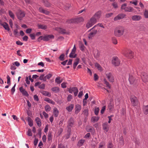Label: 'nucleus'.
I'll return each instance as SVG.
<instances>
[{"mask_svg": "<svg viewBox=\"0 0 148 148\" xmlns=\"http://www.w3.org/2000/svg\"><path fill=\"white\" fill-rule=\"evenodd\" d=\"M99 118L98 116H93L91 118V120L92 121L95 122H97L99 120Z\"/></svg>", "mask_w": 148, "mask_h": 148, "instance_id": "38", "label": "nucleus"}, {"mask_svg": "<svg viewBox=\"0 0 148 148\" xmlns=\"http://www.w3.org/2000/svg\"><path fill=\"white\" fill-rule=\"evenodd\" d=\"M130 99L132 105L133 106H136L138 105L137 99L135 96L133 95H131L130 97Z\"/></svg>", "mask_w": 148, "mask_h": 148, "instance_id": "10", "label": "nucleus"}, {"mask_svg": "<svg viewBox=\"0 0 148 148\" xmlns=\"http://www.w3.org/2000/svg\"><path fill=\"white\" fill-rule=\"evenodd\" d=\"M93 128L91 127L90 126H87L86 127V130L88 132H90L91 131Z\"/></svg>", "mask_w": 148, "mask_h": 148, "instance_id": "48", "label": "nucleus"}, {"mask_svg": "<svg viewBox=\"0 0 148 148\" xmlns=\"http://www.w3.org/2000/svg\"><path fill=\"white\" fill-rule=\"evenodd\" d=\"M106 76L109 81L113 82L114 81V77L112 74L110 73H107L106 74Z\"/></svg>", "mask_w": 148, "mask_h": 148, "instance_id": "11", "label": "nucleus"}, {"mask_svg": "<svg viewBox=\"0 0 148 148\" xmlns=\"http://www.w3.org/2000/svg\"><path fill=\"white\" fill-rule=\"evenodd\" d=\"M52 76V74H49L46 76H45V79H49Z\"/></svg>", "mask_w": 148, "mask_h": 148, "instance_id": "49", "label": "nucleus"}, {"mask_svg": "<svg viewBox=\"0 0 148 148\" xmlns=\"http://www.w3.org/2000/svg\"><path fill=\"white\" fill-rule=\"evenodd\" d=\"M101 15V11H98L95 13L89 20L86 24V27L88 28L95 24L100 18Z\"/></svg>", "mask_w": 148, "mask_h": 148, "instance_id": "1", "label": "nucleus"}, {"mask_svg": "<svg viewBox=\"0 0 148 148\" xmlns=\"http://www.w3.org/2000/svg\"><path fill=\"white\" fill-rule=\"evenodd\" d=\"M20 91L22 93L23 95L26 96H28V94L25 90L23 89L22 87H20L19 88Z\"/></svg>", "mask_w": 148, "mask_h": 148, "instance_id": "18", "label": "nucleus"}, {"mask_svg": "<svg viewBox=\"0 0 148 148\" xmlns=\"http://www.w3.org/2000/svg\"><path fill=\"white\" fill-rule=\"evenodd\" d=\"M95 27V26H94L88 31L89 33L88 34V38L89 39H92L97 33V30L93 29Z\"/></svg>", "mask_w": 148, "mask_h": 148, "instance_id": "5", "label": "nucleus"}, {"mask_svg": "<svg viewBox=\"0 0 148 148\" xmlns=\"http://www.w3.org/2000/svg\"><path fill=\"white\" fill-rule=\"evenodd\" d=\"M118 15L121 19L124 18L125 16V15L123 14H119Z\"/></svg>", "mask_w": 148, "mask_h": 148, "instance_id": "52", "label": "nucleus"}, {"mask_svg": "<svg viewBox=\"0 0 148 148\" xmlns=\"http://www.w3.org/2000/svg\"><path fill=\"white\" fill-rule=\"evenodd\" d=\"M30 36L32 40H34L35 39V34H31L29 35Z\"/></svg>", "mask_w": 148, "mask_h": 148, "instance_id": "62", "label": "nucleus"}, {"mask_svg": "<svg viewBox=\"0 0 148 148\" xmlns=\"http://www.w3.org/2000/svg\"><path fill=\"white\" fill-rule=\"evenodd\" d=\"M49 40L48 35L43 37V40L45 41H47Z\"/></svg>", "mask_w": 148, "mask_h": 148, "instance_id": "57", "label": "nucleus"}, {"mask_svg": "<svg viewBox=\"0 0 148 148\" xmlns=\"http://www.w3.org/2000/svg\"><path fill=\"white\" fill-rule=\"evenodd\" d=\"M84 21V19L83 17H79L68 20L66 21V22L69 23H77L81 22H83Z\"/></svg>", "mask_w": 148, "mask_h": 148, "instance_id": "4", "label": "nucleus"}, {"mask_svg": "<svg viewBox=\"0 0 148 148\" xmlns=\"http://www.w3.org/2000/svg\"><path fill=\"white\" fill-rule=\"evenodd\" d=\"M42 1L45 6L48 7L50 6V3L47 0H43Z\"/></svg>", "mask_w": 148, "mask_h": 148, "instance_id": "33", "label": "nucleus"}, {"mask_svg": "<svg viewBox=\"0 0 148 148\" xmlns=\"http://www.w3.org/2000/svg\"><path fill=\"white\" fill-rule=\"evenodd\" d=\"M107 148H114V145L112 144V142H109L107 145Z\"/></svg>", "mask_w": 148, "mask_h": 148, "instance_id": "34", "label": "nucleus"}, {"mask_svg": "<svg viewBox=\"0 0 148 148\" xmlns=\"http://www.w3.org/2000/svg\"><path fill=\"white\" fill-rule=\"evenodd\" d=\"M52 139V136L51 132H49L48 133V141L51 140Z\"/></svg>", "mask_w": 148, "mask_h": 148, "instance_id": "36", "label": "nucleus"}, {"mask_svg": "<svg viewBox=\"0 0 148 148\" xmlns=\"http://www.w3.org/2000/svg\"><path fill=\"white\" fill-rule=\"evenodd\" d=\"M44 75V74H42L39 77V79L41 80H43L44 81H46V79H45Z\"/></svg>", "mask_w": 148, "mask_h": 148, "instance_id": "40", "label": "nucleus"}, {"mask_svg": "<svg viewBox=\"0 0 148 148\" xmlns=\"http://www.w3.org/2000/svg\"><path fill=\"white\" fill-rule=\"evenodd\" d=\"M103 129L106 132H108L109 129V125L108 123L106 122L103 124Z\"/></svg>", "mask_w": 148, "mask_h": 148, "instance_id": "16", "label": "nucleus"}, {"mask_svg": "<svg viewBox=\"0 0 148 148\" xmlns=\"http://www.w3.org/2000/svg\"><path fill=\"white\" fill-rule=\"evenodd\" d=\"M45 109L46 112H49L51 110V108L49 105H47L45 107Z\"/></svg>", "mask_w": 148, "mask_h": 148, "instance_id": "41", "label": "nucleus"}, {"mask_svg": "<svg viewBox=\"0 0 148 148\" xmlns=\"http://www.w3.org/2000/svg\"><path fill=\"white\" fill-rule=\"evenodd\" d=\"M64 54H62L60 55L59 58V59L61 61H63L64 60Z\"/></svg>", "mask_w": 148, "mask_h": 148, "instance_id": "51", "label": "nucleus"}, {"mask_svg": "<svg viewBox=\"0 0 148 148\" xmlns=\"http://www.w3.org/2000/svg\"><path fill=\"white\" fill-rule=\"evenodd\" d=\"M112 5L115 8H116L118 7L117 4L115 2H114L112 4Z\"/></svg>", "mask_w": 148, "mask_h": 148, "instance_id": "60", "label": "nucleus"}, {"mask_svg": "<svg viewBox=\"0 0 148 148\" xmlns=\"http://www.w3.org/2000/svg\"><path fill=\"white\" fill-rule=\"evenodd\" d=\"M143 111L145 114H148V105L143 106Z\"/></svg>", "mask_w": 148, "mask_h": 148, "instance_id": "22", "label": "nucleus"}, {"mask_svg": "<svg viewBox=\"0 0 148 148\" xmlns=\"http://www.w3.org/2000/svg\"><path fill=\"white\" fill-rule=\"evenodd\" d=\"M42 94L45 96L49 97H50L51 95V94L49 92L45 91H44L42 92Z\"/></svg>", "mask_w": 148, "mask_h": 148, "instance_id": "46", "label": "nucleus"}, {"mask_svg": "<svg viewBox=\"0 0 148 148\" xmlns=\"http://www.w3.org/2000/svg\"><path fill=\"white\" fill-rule=\"evenodd\" d=\"M53 114L55 117H57L59 115V111L58 109L56 108L53 109Z\"/></svg>", "mask_w": 148, "mask_h": 148, "instance_id": "21", "label": "nucleus"}, {"mask_svg": "<svg viewBox=\"0 0 148 148\" xmlns=\"http://www.w3.org/2000/svg\"><path fill=\"white\" fill-rule=\"evenodd\" d=\"M94 80L95 81L97 80L98 79V76L96 74H94Z\"/></svg>", "mask_w": 148, "mask_h": 148, "instance_id": "64", "label": "nucleus"}, {"mask_svg": "<svg viewBox=\"0 0 148 148\" xmlns=\"http://www.w3.org/2000/svg\"><path fill=\"white\" fill-rule=\"evenodd\" d=\"M74 120L73 118H71L69 120L68 122L69 126L72 127L73 125Z\"/></svg>", "mask_w": 148, "mask_h": 148, "instance_id": "20", "label": "nucleus"}, {"mask_svg": "<svg viewBox=\"0 0 148 148\" xmlns=\"http://www.w3.org/2000/svg\"><path fill=\"white\" fill-rule=\"evenodd\" d=\"M81 106L79 104H77L75 106V114H77L81 110Z\"/></svg>", "mask_w": 148, "mask_h": 148, "instance_id": "14", "label": "nucleus"}, {"mask_svg": "<svg viewBox=\"0 0 148 148\" xmlns=\"http://www.w3.org/2000/svg\"><path fill=\"white\" fill-rule=\"evenodd\" d=\"M9 13L10 17L14 19V15L13 12L12 11H9Z\"/></svg>", "mask_w": 148, "mask_h": 148, "instance_id": "43", "label": "nucleus"}, {"mask_svg": "<svg viewBox=\"0 0 148 148\" xmlns=\"http://www.w3.org/2000/svg\"><path fill=\"white\" fill-rule=\"evenodd\" d=\"M27 120L28 122L29 125L31 127L33 125V121L31 118L29 117H27Z\"/></svg>", "mask_w": 148, "mask_h": 148, "instance_id": "27", "label": "nucleus"}, {"mask_svg": "<svg viewBox=\"0 0 148 148\" xmlns=\"http://www.w3.org/2000/svg\"><path fill=\"white\" fill-rule=\"evenodd\" d=\"M129 81L130 84L136 85L139 81V79L132 75H130Z\"/></svg>", "mask_w": 148, "mask_h": 148, "instance_id": "3", "label": "nucleus"}, {"mask_svg": "<svg viewBox=\"0 0 148 148\" xmlns=\"http://www.w3.org/2000/svg\"><path fill=\"white\" fill-rule=\"evenodd\" d=\"M94 53L95 57L96 58H99L100 55V53L98 50H95L94 51Z\"/></svg>", "mask_w": 148, "mask_h": 148, "instance_id": "25", "label": "nucleus"}, {"mask_svg": "<svg viewBox=\"0 0 148 148\" xmlns=\"http://www.w3.org/2000/svg\"><path fill=\"white\" fill-rule=\"evenodd\" d=\"M69 93H72L73 92H78V89L76 87H72L70 88L69 90Z\"/></svg>", "mask_w": 148, "mask_h": 148, "instance_id": "19", "label": "nucleus"}, {"mask_svg": "<svg viewBox=\"0 0 148 148\" xmlns=\"http://www.w3.org/2000/svg\"><path fill=\"white\" fill-rule=\"evenodd\" d=\"M45 101L53 105L55 104V102L54 101L47 98H45Z\"/></svg>", "mask_w": 148, "mask_h": 148, "instance_id": "31", "label": "nucleus"}, {"mask_svg": "<svg viewBox=\"0 0 148 148\" xmlns=\"http://www.w3.org/2000/svg\"><path fill=\"white\" fill-rule=\"evenodd\" d=\"M58 148H67L66 147L64 146L62 144H59L58 146Z\"/></svg>", "mask_w": 148, "mask_h": 148, "instance_id": "56", "label": "nucleus"}, {"mask_svg": "<svg viewBox=\"0 0 148 148\" xmlns=\"http://www.w3.org/2000/svg\"><path fill=\"white\" fill-rule=\"evenodd\" d=\"M134 10L133 8L131 6L127 7L125 10V11L126 12H131Z\"/></svg>", "mask_w": 148, "mask_h": 148, "instance_id": "23", "label": "nucleus"}, {"mask_svg": "<svg viewBox=\"0 0 148 148\" xmlns=\"http://www.w3.org/2000/svg\"><path fill=\"white\" fill-rule=\"evenodd\" d=\"M39 11L46 15H48L50 12L49 11L44 10L42 7H40L39 9Z\"/></svg>", "mask_w": 148, "mask_h": 148, "instance_id": "15", "label": "nucleus"}, {"mask_svg": "<svg viewBox=\"0 0 148 148\" xmlns=\"http://www.w3.org/2000/svg\"><path fill=\"white\" fill-rule=\"evenodd\" d=\"M38 27L39 29H45L47 28V26L44 25L39 24L38 25Z\"/></svg>", "mask_w": 148, "mask_h": 148, "instance_id": "35", "label": "nucleus"}, {"mask_svg": "<svg viewBox=\"0 0 148 148\" xmlns=\"http://www.w3.org/2000/svg\"><path fill=\"white\" fill-rule=\"evenodd\" d=\"M120 60L117 57H114L112 58V62L115 66H119L120 64Z\"/></svg>", "mask_w": 148, "mask_h": 148, "instance_id": "6", "label": "nucleus"}, {"mask_svg": "<svg viewBox=\"0 0 148 148\" xmlns=\"http://www.w3.org/2000/svg\"><path fill=\"white\" fill-rule=\"evenodd\" d=\"M85 140L83 139H81L78 142L77 145L79 147H80L84 143Z\"/></svg>", "mask_w": 148, "mask_h": 148, "instance_id": "28", "label": "nucleus"}, {"mask_svg": "<svg viewBox=\"0 0 148 148\" xmlns=\"http://www.w3.org/2000/svg\"><path fill=\"white\" fill-rule=\"evenodd\" d=\"M16 84H15L14 86L11 89V92H12V94L13 95L14 93V92H15V87L16 86Z\"/></svg>", "mask_w": 148, "mask_h": 148, "instance_id": "55", "label": "nucleus"}, {"mask_svg": "<svg viewBox=\"0 0 148 148\" xmlns=\"http://www.w3.org/2000/svg\"><path fill=\"white\" fill-rule=\"evenodd\" d=\"M88 94L87 93L86 94V95L85 96V98L83 100L84 103H83V105L84 106L85 105V104L84 103V100H86V99H88Z\"/></svg>", "mask_w": 148, "mask_h": 148, "instance_id": "53", "label": "nucleus"}, {"mask_svg": "<svg viewBox=\"0 0 148 148\" xmlns=\"http://www.w3.org/2000/svg\"><path fill=\"white\" fill-rule=\"evenodd\" d=\"M80 48L82 51H83L84 50L85 46L83 44H82L80 46Z\"/></svg>", "mask_w": 148, "mask_h": 148, "instance_id": "61", "label": "nucleus"}, {"mask_svg": "<svg viewBox=\"0 0 148 148\" xmlns=\"http://www.w3.org/2000/svg\"><path fill=\"white\" fill-rule=\"evenodd\" d=\"M13 64V65H15L17 67L19 66L20 65V63L17 61L15 62Z\"/></svg>", "mask_w": 148, "mask_h": 148, "instance_id": "63", "label": "nucleus"}, {"mask_svg": "<svg viewBox=\"0 0 148 148\" xmlns=\"http://www.w3.org/2000/svg\"><path fill=\"white\" fill-rule=\"evenodd\" d=\"M104 81L105 84H106V87H107L108 88H110V85L109 83L105 79H104Z\"/></svg>", "mask_w": 148, "mask_h": 148, "instance_id": "44", "label": "nucleus"}, {"mask_svg": "<svg viewBox=\"0 0 148 148\" xmlns=\"http://www.w3.org/2000/svg\"><path fill=\"white\" fill-rule=\"evenodd\" d=\"M74 107V105L73 104H71L69 106L66 107V109L69 112L71 111Z\"/></svg>", "mask_w": 148, "mask_h": 148, "instance_id": "26", "label": "nucleus"}, {"mask_svg": "<svg viewBox=\"0 0 148 148\" xmlns=\"http://www.w3.org/2000/svg\"><path fill=\"white\" fill-rule=\"evenodd\" d=\"M72 98V95H69L67 97V100L69 101H70Z\"/></svg>", "mask_w": 148, "mask_h": 148, "instance_id": "58", "label": "nucleus"}, {"mask_svg": "<svg viewBox=\"0 0 148 148\" xmlns=\"http://www.w3.org/2000/svg\"><path fill=\"white\" fill-rule=\"evenodd\" d=\"M83 114L85 116H87L88 115V110L87 108L84 109L83 112Z\"/></svg>", "mask_w": 148, "mask_h": 148, "instance_id": "42", "label": "nucleus"}, {"mask_svg": "<svg viewBox=\"0 0 148 148\" xmlns=\"http://www.w3.org/2000/svg\"><path fill=\"white\" fill-rule=\"evenodd\" d=\"M79 58H77L75 61V62L73 64V68L75 69L76 66L79 63Z\"/></svg>", "mask_w": 148, "mask_h": 148, "instance_id": "24", "label": "nucleus"}, {"mask_svg": "<svg viewBox=\"0 0 148 148\" xmlns=\"http://www.w3.org/2000/svg\"><path fill=\"white\" fill-rule=\"evenodd\" d=\"M124 30L125 29L123 27L120 26L115 30L114 35L116 36L120 37L123 35Z\"/></svg>", "mask_w": 148, "mask_h": 148, "instance_id": "2", "label": "nucleus"}, {"mask_svg": "<svg viewBox=\"0 0 148 148\" xmlns=\"http://www.w3.org/2000/svg\"><path fill=\"white\" fill-rule=\"evenodd\" d=\"M55 30L61 34H65L66 31L65 29L59 27H56Z\"/></svg>", "mask_w": 148, "mask_h": 148, "instance_id": "13", "label": "nucleus"}, {"mask_svg": "<svg viewBox=\"0 0 148 148\" xmlns=\"http://www.w3.org/2000/svg\"><path fill=\"white\" fill-rule=\"evenodd\" d=\"M141 18V17L140 15H135L133 16L132 17V20L135 21H139Z\"/></svg>", "mask_w": 148, "mask_h": 148, "instance_id": "17", "label": "nucleus"}, {"mask_svg": "<svg viewBox=\"0 0 148 148\" xmlns=\"http://www.w3.org/2000/svg\"><path fill=\"white\" fill-rule=\"evenodd\" d=\"M145 17L146 18H148V10H146L144 13Z\"/></svg>", "mask_w": 148, "mask_h": 148, "instance_id": "54", "label": "nucleus"}, {"mask_svg": "<svg viewBox=\"0 0 148 148\" xmlns=\"http://www.w3.org/2000/svg\"><path fill=\"white\" fill-rule=\"evenodd\" d=\"M51 90L55 92H58L59 90V88L58 87H55L52 88Z\"/></svg>", "mask_w": 148, "mask_h": 148, "instance_id": "39", "label": "nucleus"}, {"mask_svg": "<svg viewBox=\"0 0 148 148\" xmlns=\"http://www.w3.org/2000/svg\"><path fill=\"white\" fill-rule=\"evenodd\" d=\"M60 78L59 77L56 78L55 80L56 82L58 84H60Z\"/></svg>", "mask_w": 148, "mask_h": 148, "instance_id": "47", "label": "nucleus"}, {"mask_svg": "<svg viewBox=\"0 0 148 148\" xmlns=\"http://www.w3.org/2000/svg\"><path fill=\"white\" fill-rule=\"evenodd\" d=\"M124 55L127 58L129 59H132L134 57L133 53L130 50L125 51L123 53Z\"/></svg>", "mask_w": 148, "mask_h": 148, "instance_id": "7", "label": "nucleus"}, {"mask_svg": "<svg viewBox=\"0 0 148 148\" xmlns=\"http://www.w3.org/2000/svg\"><path fill=\"white\" fill-rule=\"evenodd\" d=\"M141 77L143 82L146 83L148 82V75L144 72L141 73Z\"/></svg>", "mask_w": 148, "mask_h": 148, "instance_id": "9", "label": "nucleus"}, {"mask_svg": "<svg viewBox=\"0 0 148 148\" xmlns=\"http://www.w3.org/2000/svg\"><path fill=\"white\" fill-rule=\"evenodd\" d=\"M27 134V135L29 136H32V134L31 132V130L30 129L28 130Z\"/></svg>", "mask_w": 148, "mask_h": 148, "instance_id": "59", "label": "nucleus"}, {"mask_svg": "<svg viewBox=\"0 0 148 148\" xmlns=\"http://www.w3.org/2000/svg\"><path fill=\"white\" fill-rule=\"evenodd\" d=\"M7 83L9 85L10 84V78L8 75H7Z\"/></svg>", "mask_w": 148, "mask_h": 148, "instance_id": "50", "label": "nucleus"}, {"mask_svg": "<svg viewBox=\"0 0 148 148\" xmlns=\"http://www.w3.org/2000/svg\"><path fill=\"white\" fill-rule=\"evenodd\" d=\"M75 51H72L69 55V57L72 58H75L76 56V55L75 54Z\"/></svg>", "mask_w": 148, "mask_h": 148, "instance_id": "32", "label": "nucleus"}, {"mask_svg": "<svg viewBox=\"0 0 148 148\" xmlns=\"http://www.w3.org/2000/svg\"><path fill=\"white\" fill-rule=\"evenodd\" d=\"M16 15L18 18L21 20L22 18L25 17V12L21 10H19L16 13Z\"/></svg>", "mask_w": 148, "mask_h": 148, "instance_id": "8", "label": "nucleus"}, {"mask_svg": "<svg viewBox=\"0 0 148 148\" xmlns=\"http://www.w3.org/2000/svg\"><path fill=\"white\" fill-rule=\"evenodd\" d=\"M105 143L103 142H102L99 143V148H105Z\"/></svg>", "mask_w": 148, "mask_h": 148, "instance_id": "37", "label": "nucleus"}, {"mask_svg": "<svg viewBox=\"0 0 148 148\" xmlns=\"http://www.w3.org/2000/svg\"><path fill=\"white\" fill-rule=\"evenodd\" d=\"M0 24L2 25L3 27L6 30L9 31L10 28L9 27L8 24L5 22L2 23L1 21H0Z\"/></svg>", "mask_w": 148, "mask_h": 148, "instance_id": "12", "label": "nucleus"}, {"mask_svg": "<svg viewBox=\"0 0 148 148\" xmlns=\"http://www.w3.org/2000/svg\"><path fill=\"white\" fill-rule=\"evenodd\" d=\"M127 4L126 3H124L122 5L121 7V8L122 10H123L125 11L127 7Z\"/></svg>", "mask_w": 148, "mask_h": 148, "instance_id": "45", "label": "nucleus"}, {"mask_svg": "<svg viewBox=\"0 0 148 148\" xmlns=\"http://www.w3.org/2000/svg\"><path fill=\"white\" fill-rule=\"evenodd\" d=\"M95 66L100 71H102L103 70V69L102 67L98 63H95Z\"/></svg>", "mask_w": 148, "mask_h": 148, "instance_id": "29", "label": "nucleus"}, {"mask_svg": "<svg viewBox=\"0 0 148 148\" xmlns=\"http://www.w3.org/2000/svg\"><path fill=\"white\" fill-rule=\"evenodd\" d=\"M35 121H36L38 126L39 127H40L41 125V122L40 118L38 117H36V118Z\"/></svg>", "mask_w": 148, "mask_h": 148, "instance_id": "30", "label": "nucleus"}]
</instances>
